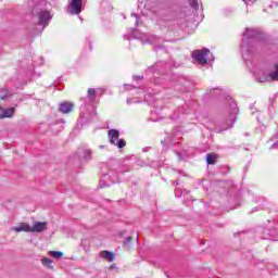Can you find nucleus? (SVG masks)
Returning <instances> with one entry per match:
<instances>
[{"label": "nucleus", "instance_id": "1", "mask_svg": "<svg viewBox=\"0 0 278 278\" xmlns=\"http://www.w3.org/2000/svg\"><path fill=\"white\" fill-rule=\"evenodd\" d=\"M36 20V34L37 36H42V31H45L51 21H53V10L51 9V2H49V0H37Z\"/></svg>", "mask_w": 278, "mask_h": 278}, {"label": "nucleus", "instance_id": "2", "mask_svg": "<svg viewBox=\"0 0 278 278\" xmlns=\"http://www.w3.org/2000/svg\"><path fill=\"white\" fill-rule=\"evenodd\" d=\"M260 40V30L255 28H247L243 33V41L241 43V53L243 60H251V55H253V51H255V47Z\"/></svg>", "mask_w": 278, "mask_h": 278}, {"label": "nucleus", "instance_id": "3", "mask_svg": "<svg viewBox=\"0 0 278 278\" xmlns=\"http://www.w3.org/2000/svg\"><path fill=\"white\" fill-rule=\"evenodd\" d=\"M161 29H175L176 25H179V20L177 18V13L174 11H169L162 15L157 21Z\"/></svg>", "mask_w": 278, "mask_h": 278}, {"label": "nucleus", "instance_id": "4", "mask_svg": "<svg viewBox=\"0 0 278 278\" xmlns=\"http://www.w3.org/2000/svg\"><path fill=\"white\" fill-rule=\"evenodd\" d=\"M252 73L261 84H264V81H278V63H274L268 74L262 70H252Z\"/></svg>", "mask_w": 278, "mask_h": 278}, {"label": "nucleus", "instance_id": "5", "mask_svg": "<svg viewBox=\"0 0 278 278\" xmlns=\"http://www.w3.org/2000/svg\"><path fill=\"white\" fill-rule=\"evenodd\" d=\"M130 35H124V40H141L143 45H155L157 42V37L153 35L138 33L137 29H130Z\"/></svg>", "mask_w": 278, "mask_h": 278}, {"label": "nucleus", "instance_id": "6", "mask_svg": "<svg viewBox=\"0 0 278 278\" xmlns=\"http://www.w3.org/2000/svg\"><path fill=\"white\" fill-rule=\"evenodd\" d=\"M228 104L230 108L229 118L226 121V127L219 129V131H226V129L233 127V123H236L238 113L240 112V110L238 109V104L233 102V99L228 98Z\"/></svg>", "mask_w": 278, "mask_h": 278}, {"label": "nucleus", "instance_id": "7", "mask_svg": "<svg viewBox=\"0 0 278 278\" xmlns=\"http://www.w3.org/2000/svg\"><path fill=\"white\" fill-rule=\"evenodd\" d=\"M193 61L197 64H200L201 66H205L207 62H212V58H210V50L208 49H202V50H194L192 52Z\"/></svg>", "mask_w": 278, "mask_h": 278}, {"label": "nucleus", "instance_id": "8", "mask_svg": "<svg viewBox=\"0 0 278 278\" xmlns=\"http://www.w3.org/2000/svg\"><path fill=\"white\" fill-rule=\"evenodd\" d=\"M86 0H67V14L77 16L84 12Z\"/></svg>", "mask_w": 278, "mask_h": 278}, {"label": "nucleus", "instance_id": "9", "mask_svg": "<svg viewBox=\"0 0 278 278\" xmlns=\"http://www.w3.org/2000/svg\"><path fill=\"white\" fill-rule=\"evenodd\" d=\"M109 136V142L113 144L114 147H117V149H123L125 147V141L121 139V132L116 129H111L108 132Z\"/></svg>", "mask_w": 278, "mask_h": 278}, {"label": "nucleus", "instance_id": "10", "mask_svg": "<svg viewBox=\"0 0 278 278\" xmlns=\"http://www.w3.org/2000/svg\"><path fill=\"white\" fill-rule=\"evenodd\" d=\"M99 92V89L89 88L87 90V97L83 98L81 101V108H92V103H94V99H97V93Z\"/></svg>", "mask_w": 278, "mask_h": 278}, {"label": "nucleus", "instance_id": "11", "mask_svg": "<svg viewBox=\"0 0 278 278\" xmlns=\"http://www.w3.org/2000/svg\"><path fill=\"white\" fill-rule=\"evenodd\" d=\"M177 64L173 63H163L159 62L155 63L152 67L148 68V73H164V71H167V68H177Z\"/></svg>", "mask_w": 278, "mask_h": 278}, {"label": "nucleus", "instance_id": "12", "mask_svg": "<svg viewBox=\"0 0 278 278\" xmlns=\"http://www.w3.org/2000/svg\"><path fill=\"white\" fill-rule=\"evenodd\" d=\"M34 10H36V0H28L25 7L24 20L25 21H34L36 15L34 14Z\"/></svg>", "mask_w": 278, "mask_h": 278}, {"label": "nucleus", "instance_id": "13", "mask_svg": "<svg viewBox=\"0 0 278 278\" xmlns=\"http://www.w3.org/2000/svg\"><path fill=\"white\" fill-rule=\"evenodd\" d=\"M13 231H16V233H21V231H26V232H36V223H34L31 226L27 223H22L18 226H15L12 228Z\"/></svg>", "mask_w": 278, "mask_h": 278}, {"label": "nucleus", "instance_id": "14", "mask_svg": "<svg viewBox=\"0 0 278 278\" xmlns=\"http://www.w3.org/2000/svg\"><path fill=\"white\" fill-rule=\"evenodd\" d=\"M151 121L153 123H157V121H162V106H157L154 104V110L151 111Z\"/></svg>", "mask_w": 278, "mask_h": 278}, {"label": "nucleus", "instance_id": "15", "mask_svg": "<svg viewBox=\"0 0 278 278\" xmlns=\"http://www.w3.org/2000/svg\"><path fill=\"white\" fill-rule=\"evenodd\" d=\"M73 108H75V105L72 102H62L59 104V112H61V114H70V112H73Z\"/></svg>", "mask_w": 278, "mask_h": 278}, {"label": "nucleus", "instance_id": "16", "mask_svg": "<svg viewBox=\"0 0 278 278\" xmlns=\"http://www.w3.org/2000/svg\"><path fill=\"white\" fill-rule=\"evenodd\" d=\"M49 229V222H36V233H45Z\"/></svg>", "mask_w": 278, "mask_h": 278}, {"label": "nucleus", "instance_id": "17", "mask_svg": "<svg viewBox=\"0 0 278 278\" xmlns=\"http://www.w3.org/2000/svg\"><path fill=\"white\" fill-rule=\"evenodd\" d=\"M14 112H16L15 108L4 109L3 111H0V118H12Z\"/></svg>", "mask_w": 278, "mask_h": 278}, {"label": "nucleus", "instance_id": "18", "mask_svg": "<svg viewBox=\"0 0 278 278\" xmlns=\"http://www.w3.org/2000/svg\"><path fill=\"white\" fill-rule=\"evenodd\" d=\"M101 257H103V260H108V262H113L115 260V255L113 254V252L110 251H102L100 252Z\"/></svg>", "mask_w": 278, "mask_h": 278}, {"label": "nucleus", "instance_id": "19", "mask_svg": "<svg viewBox=\"0 0 278 278\" xmlns=\"http://www.w3.org/2000/svg\"><path fill=\"white\" fill-rule=\"evenodd\" d=\"M41 264H42V266H45L49 270H53V260H51L49 257H43L41 260Z\"/></svg>", "mask_w": 278, "mask_h": 278}, {"label": "nucleus", "instance_id": "20", "mask_svg": "<svg viewBox=\"0 0 278 278\" xmlns=\"http://www.w3.org/2000/svg\"><path fill=\"white\" fill-rule=\"evenodd\" d=\"M49 255H51V257L54 260H62V257H64V253L61 251H50Z\"/></svg>", "mask_w": 278, "mask_h": 278}, {"label": "nucleus", "instance_id": "21", "mask_svg": "<svg viewBox=\"0 0 278 278\" xmlns=\"http://www.w3.org/2000/svg\"><path fill=\"white\" fill-rule=\"evenodd\" d=\"M134 103H142V96H139L137 98H128L127 99V104L131 105Z\"/></svg>", "mask_w": 278, "mask_h": 278}, {"label": "nucleus", "instance_id": "22", "mask_svg": "<svg viewBox=\"0 0 278 278\" xmlns=\"http://www.w3.org/2000/svg\"><path fill=\"white\" fill-rule=\"evenodd\" d=\"M273 146L269 148L270 150L273 149H278V131L270 138Z\"/></svg>", "mask_w": 278, "mask_h": 278}, {"label": "nucleus", "instance_id": "23", "mask_svg": "<svg viewBox=\"0 0 278 278\" xmlns=\"http://www.w3.org/2000/svg\"><path fill=\"white\" fill-rule=\"evenodd\" d=\"M131 17L135 18V23L137 27H140V25H142V16H138V14L132 13Z\"/></svg>", "mask_w": 278, "mask_h": 278}, {"label": "nucleus", "instance_id": "24", "mask_svg": "<svg viewBox=\"0 0 278 278\" xmlns=\"http://www.w3.org/2000/svg\"><path fill=\"white\" fill-rule=\"evenodd\" d=\"M84 160L88 161L92 159V151L86 149L84 150V154H83Z\"/></svg>", "mask_w": 278, "mask_h": 278}, {"label": "nucleus", "instance_id": "25", "mask_svg": "<svg viewBox=\"0 0 278 278\" xmlns=\"http://www.w3.org/2000/svg\"><path fill=\"white\" fill-rule=\"evenodd\" d=\"M206 163H207V164H216V155H214V154H207V156H206Z\"/></svg>", "mask_w": 278, "mask_h": 278}, {"label": "nucleus", "instance_id": "26", "mask_svg": "<svg viewBox=\"0 0 278 278\" xmlns=\"http://www.w3.org/2000/svg\"><path fill=\"white\" fill-rule=\"evenodd\" d=\"M189 5L193 8V10H199V0H188Z\"/></svg>", "mask_w": 278, "mask_h": 278}, {"label": "nucleus", "instance_id": "27", "mask_svg": "<svg viewBox=\"0 0 278 278\" xmlns=\"http://www.w3.org/2000/svg\"><path fill=\"white\" fill-rule=\"evenodd\" d=\"M47 60L45 59V56H39L37 60V66H45Z\"/></svg>", "mask_w": 278, "mask_h": 278}, {"label": "nucleus", "instance_id": "28", "mask_svg": "<svg viewBox=\"0 0 278 278\" xmlns=\"http://www.w3.org/2000/svg\"><path fill=\"white\" fill-rule=\"evenodd\" d=\"M80 121L81 123L86 124V123H90V118H88V115H86V113H83L80 115Z\"/></svg>", "mask_w": 278, "mask_h": 278}, {"label": "nucleus", "instance_id": "29", "mask_svg": "<svg viewBox=\"0 0 278 278\" xmlns=\"http://www.w3.org/2000/svg\"><path fill=\"white\" fill-rule=\"evenodd\" d=\"M52 129H58L55 130V134H60V131L64 130V126L62 124H56Z\"/></svg>", "mask_w": 278, "mask_h": 278}, {"label": "nucleus", "instance_id": "30", "mask_svg": "<svg viewBox=\"0 0 278 278\" xmlns=\"http://www.w3.org/2000/svg\"><path fill=\"white\" fill-rule=\"evenodd\" d=\"M131 243V237H127L126 240L124 241V247H129Z\"/></svg>", "mask_w": 278, "mask_h": 278}, {"label": "nucleus", "instance_id": "31", "mask_svg": "<svg viewBox=\"0 0 278 278\" xmlns=\"http://www.w3.org/2000/svg\"><path fill=\"white\" fill-rule=\"evenodd\" d=\"M212 94H223V89H213Z\"/></svg>", "mask_w": 278, "mask_h": 278}, {"label": "nucleus", "instance_id": "32", "mask_svg": "<svg viewBox=\"0 0 278 278\" xmlns=\"http://www.w3.org/2000/svg\"><path fill=\"white\" fill-rule=\"evenodd\" d=\"M177 156H178L179 162L186 160V157L184 156V154L181 152H178Z\"/></svg>", "mask_w": 278, "mask_h": 278}, {"label": "nucleus", "instance_id": "33", "mask_svg": "<svg viewBox=\"0 0 278 278\" xmlns=\"http://www.w3.org/2000/svg\"><path fill=\"white\" fill-rule=\"evenodd\" d=\"M245 5H249V3H255L257 0H243Z\"/></svg>", "mask_w": 278, "mask_h": 278}, {"label": "nucleus", "instance_id": "34", "mask_svg": "<svg viewBox=\"0 0 278 278\" xmlns=\"http://www.w3.org/2000/svg\"><path fill=\"white\" fill-rule=\"evenodd\" d=\"M140 79H142L141 76H135V81H140Z\"/></svg>", "mask_w": 278, "mask_h": 278}, {"label": "nucleus", "instance_id": "35", "mask_svg": "<svg viewBox=\"0 0 278 278\" xmlns=\"http://www.w3.org/2000/svg\"><path fill=\"white\" fill-rule=\"evenodd\" d=\"M105 186H108V185H105V184L103 182V180H101V182H100V188H105Z\"/></svg>", "mask_w": 278, "mask_h": 278}, {"label": "nucleus", "instance_id": "36", "mask_svg": "<svg viewBox=\"0 0 278 278\" xmlns=\"http://www.w3.org/2000/svg\"><path fill=\"white\" fill-rule=\"evenodd\" d=\"M129 88H132L131 85H126V90H129Z\"/></svg>", "mask_w": 278, "mask_h": 278}, {"label": "nucleus", "instance_id": "37", "mask_svg": "<svg viewBox=\"0 0 278 278\" xmlns=\"http://www.w3.org/2000/svg\"><path fill=\"white\" fill-rule=\"evenodd\" d=\"M5 97H8V93H5V94L2 97V99H5Z\"/></svg>", "mask_w": 278, "mask_h": 278}, {"label": "nucleus", "instance_id": "38", "mask_svg": "<svg viewBox=\"0 0 278 278\" xmlns=\"http://www.w3.org/2000/svg\"><path fill=\"white\" fill-rule=\"evenodd\" d=\"M113 184H118V180H113Z\"/></svg>", "mask_w": 278, "mask_h": 278}, {"label": "nucleus", "instance_id": "39", "mask_svg": "<svg viewBox=\"0 0 278 278\" xmlns=\"http://www.w3.org/2000/svg\"><path fill=\"white\" fill-rule=\"evenodd\" d=\"M176 197H181V194H178V193H177V190H176Z\"/></svg>", "mask_w": 278, "mask_h": 278}, {"label": "nucleus", "instance_id": "40", "mask_svg": "<svg viewBox=\"0 0 278 278\" xmlns=\"http://www.w3.org/2000/svg\"><path fill=\"white\" fill-rule=\"evenodd\" d=\"M176 186H179V181H176Z\"/></svg>", "mask_w": 278, "mask_h": 278}, {"label": "nucleus", "instance_id": "41", "mask_svg": "<svg viewBox=\"0 0 278 278\" xmlns=\"http://www.w3.org/2000/svg\"><path fill=\"white\" fill-rule=\"evenodd\" d=\"M139 92H142V89H139Z\"/></svg>", "mask_w": 278, "mask_h": 278}]
</instances>
